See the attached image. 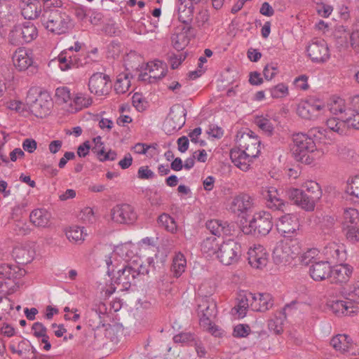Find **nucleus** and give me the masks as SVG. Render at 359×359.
I'll return each instance as SVG.
<instances>
[{
    "label": "nucleus",
    "instance_id": "obj_43",
    "mask_svg": "<svg viewBox=\"0 0 359 359\" xmlns=\"http://www.w3.org/2000/svg\"><path fill=\"white\" fill-rule=\"evenodd\" d=\"M187 31H182L173 34L171 37L172 46L178 51L183 50L189 43V40L187 36Z\"/></svg>",
    "mask_w": 359,
    "mask_h": 359
},
{
    "label": "nucleus",
    "instance_id": "obj_23",
    "mask_svg": "<svg viewBox=\"0 0 359 359\" xmlns=\"http://www.w3.org/2000/svg\"><path fill=\"white\" fill-rule=\"evenodd\" d=\"M230 158L232 163L243 171H247L249 169L250 163L254 158L251 156H248V154L239 147L231 149Z\"/></svg>",
    "mask_w": 359,
    "mask_h": 359
},
{
    "label": "nucleus",
    "instance_id": "obj_3",
    "mask_svg": "<svg viewBox=\"0 0 359 359\" xmlns=\"http://www.w3.org/2000/svg\"><path fill=\"white\" fill-rule=\"evenodd\" d=\"M359 295L357 293V288L350 290L347 294L346 301L335 300L327 303V306L336 315L344 314L346 316H353L358 311Z\"/></svg>",
    "mask_w": 359,
    "mask_h": 359
},
{
    "label": "nucleus",
    "instance_id": "obj_45",
    "mask_svg": "<svg viewBox=\"0 0 359 359\" xmlns=\"http://www.w3.org/2000/svg\"><path fill=\"white\" fill-rule=\"evenodd\" d=\"M255 123L259 127V128L262 130L263 133H264V134L266 136L270 137L273 135L274 132V127L269 119L264 118L262 116L257 117L255 119Z\"/></svg>",
    "mask_w": 359,
    "mask_h": 359
},
{
    "label": "nucleus",
    "instance_id": "obj_27",
    "mask_svg": "<svg viewBox=\"0 0 359 359\" xmlns=\"http://www.w3.org/2000/svg\"><path fill=\"white\" fill-rule=\"evenodd\" d=\"M253 205V198L246 194L236 196L231 205V210L234 213H242L250 210Z\"/></svg>",
    "mask_w": 359,
    "mask_h": 359
},
{
    "label": "nucleus",
    "instance_id": "obj_47",
    "mask_svg": "<svg viewBox=\"0 0 359 359\" xmlns=\"http://www.w3.org/2000/svg\"><path fill=\"white\" fill-rule=\"evenodd\" d=\"M327 127V130L328 131L327 139L331 140L332 137L330 136V132H334L339 135L344 133L342 127H345V123L343 121H339L335 118H331L327 119L326 122Z\"/></svg>",
    "mask_w": 359,
    "mask_h": 359
},
{
    "label": "nucleus",
    "instance_id": "obj_13",
    "mask_svg": "<svg viewBox=\"0 0 359 359\" xmlns=\"http://www.w3.org/2000/svg\"><path fill=\"white\" fill-rule=\"evenodd\" d=\"M137 214L133 206L129 204H121L111 210L112 219L120 224H131L137 219Z\"/></svg>",
    "mask_w": 359,
    "mask_h": 359
},
{
    "label": "nucleus",
    "instance_id": "obj_18",
    "mask_svg": "<svg viewBox=\"0 0 359 359\" xmlns=\"http://www.w3.org/2000/svg\"><path fill=\"white\" fill-rule=\"evenodd\" d=\"M20 7L25 19L34 20L43 13V3L40 0H20Z\"/></svg>",
    "mask_w": 359,
    "mask_h": 359
},
{
    "label": "nucleus",
    "instance_id": "obj_11",
    "mask_svg": "<svg viewBox=\"0 0 359 359\" xmlns=\"http://www.w3.org/2000/svg\"><path fill=\"white\" fill-rule=\"evenodd\" d=\"M286 194L288 198L294 203L300 206L306 211H313L316 204L318 202L311 196L305 193L302 189L297 188H290L286 190Z\"/></svg>",
    "mask_w": 359,
    "mask_h": 359
},
{
    "label": "nucleus",
    "instance_id": "obj_19",
    "mask_svg": "<svg viewBox=\"0 0 359 359\" xmlns=\"http://www.w3.org/2000/svg\"><path fill=\"white\" fill-rule=\"evenodd\" d=\"M298 219L295 215L286 214L280 217L276 223L278 232L284 237H290L299 229Z\"/></svg>",
    "mask_w": 359,
    "mask_h": 359
},
{
    "label": "nucleus",
    "instance_id": "obj_25",
    "mask_svg": "<svg viewBox=\"0 0 359 359\" xmlns=\"http://www.w3.org/2000/svg\"><path fill=\"white\" fill-rule=\"evenodd\" d=\"M252 304L251 309L256 312H266L271 309L274 304V299L270 293H253Z\"/></svg>",
    "mask_w": 359,
    "mask_h": 359
},
{
    "label": "nucleus",
    "instance_id": "obj_59",
    "mask_svg": "<svg viewBox=\"0 0 359 359\" xmlns=\"http://www.w3.org/2000/svg\"><path fill=\"white\" fill-rule=\"evenodd\" d=\"M278 73L277 64H267L263 70V74L266 80H271Z\"/></svg>",
    "mask_w": 359,
    "mask_h": 359
},
{
    "label": "nucleus",
    "instance_id": "obj_26",
    "mask_svg": "<svg viewBox=\"0 0 359 359\" xmlns=\"http://www.w3.org/2000/svg\"><path fill=\"white\" fill-rule=\"evenodd\" d=\"M352 273V268L348 264H339L330 268V273L327 278H330L332 283H346Z\"/></svg>",
    "mask_w": 359,
    "mask_h": 359
},
{
    "label": "nucleus",
    "instance_id": "obj_30",
    "mask_svg": "<svg viewBox=\"0 0 359 359\" xmlns=\"http://www.w3.org/2000/svg\"><path fill=\"white\" fill-rule=\"evenodd\" d=\"M206 228L212 235L218 237L222 235H229L231 231L227 222L218 219L208 221L206 222Z\"/></svg>",
    "mask_w": 359,
    "mask_h": 359
},
{
    "label": "nucleus",
    "instance_id": "obj_63",
    "mask_svg": "<svg viewBox=\"0 0 359 359\" xmlns=\"http://www.w3.org/2000/svg\"><path fill=\"white\" fill-rule=\"evenodd\" d=\"M195 20L198 27H204L209 20V14L208 11L204 10L199 11L196 16Z\"/></svg>",
    "mask_w": 359,
    "mask_h": 359
},
{
    "label": "nucleus",
    "instance_id": "obj_20",
    "mask_svg": "<svg viewBox=\"0 0 359 359\" xmlns=\"http://www.w3.org/2000/svg\"><path fill=\"white\" fill-rule=\"evenodd\" d=\"M324 107L325 105L316 104L313 100H309L302 101L298 104L297 112L304 119H315L318 117L319 111Z\"/></svg>",
    "mask_w": 359,
    "mask_h": 359
},
{
    "label": "nucleus",
    "instance_id": "obj_24",
    "mask_svg": "<svg viewBox=\"0 0 359 359\" xmlns=\"http://www.w3.org/2000/svg\"><path fill=\"white\" fill-rule=\"evenodd\" d=\"M115 283L118 285H122L124 289L128 290L131 285L135 284V278L138 276L137 269L130 266H126L119 269L117 272Z\"/></svg>",
    "mask_w": 359,
    "mask_h": 359
},
{
    "label": "nucleus",
    "instance_id": "obj_61",
    "mask_svg": "<svg viewBox=\"0 0 359 359\" xmlns=\"http://www.w3.org/2000/svg\"><path fill=\"white\" fill-rule=\"evenodd\" d=\"M133 106L140 111L146 109L147 102L142 98V95L140 93H135L132 97Z\"/></svg>",
    "mask_w": 359,
    "mask_h": 359
},
{
    "label": "nucleus",
    "instance_id": "obj_39",
    "mask_svg": "<svg viewBox=\"0 0 359 359\" xmlns=\"http://www.w3.org/2000/svg\"><path fill=\"white\" fill-rule=\"evenodd\" d=\"M305 193L311 196V198H314L318 201L322 197V190L320 185L315 181H307L302 185Z\"/></svg>",
    "mask_w": 359,
    "mask_h": 359
},
{
    "label": "nucleus",
    "instance_id": "obj_9",
    "mask_svg": "<svg viewBox=\"0 0 359 359\" xmlns=\"http://www.w3.org/2000/svg\"><path fill=\"white\" fill-rule=\"evenodd\" d=\"M308 56L314 62L323 63L330 57L329 48L324 39H314L307 46Z\"/></svg>",
    "mask_w": 359,
    "mask_h": 359
},
{
    "label": "nucleus",
    "instance_id": "obj_5",
    "mask_svg": "<svg viewBox=\"0 0 359 359\" xmlns=\"http://www.w3.org/2000/svg\"><path fill=\"white\" fill-rule=\"evenodd\" d=\"M241 253V244L233 239H228L219 245L217 257L223 264L229 266L236 263Z\"/></svg>",
    "mask_w": 359,
    "mask_h": 359
},
{
    "label": "nucleus",
    "instance_id": "obj_49",
    "mask_svg": "<svg viewBox=\"0 0 359 359\" xmlns=\"http://www.w3.org/2000/svg\"><path fill=\"white\" fill-rule=\"evenodd\" d=\"M14 303L7 297H0V320L6 318L13 309Z\"/></svg>",
    "mask_w": 359,
    "mask_h": 359
},
{
    "label": "nucleus",
    "instance_id": "obj_15",
    "mask_svg": "<svg viewBox=\"0 0 359 359\" xmlns=\"http://www.w3.org/2000/svg\"><path fill=\"white\" fill-rule=\"evenodd\" d=\"M252 224L257 235L266 236L273 225L272 216L270 212L265 211L255 213L252 218Z\"/></svg>",
    "mask_w": 359,
    "mask_h": 359
},
{
    "label": "nucleus",
    "instance_id": "obj_37",
    "mask_svg": "<svg viewBox=\"0 0 359 359\" xmlns=\"http://www.w3.org/2000/svg\"><path fill=\"white\" fill-rule=\"evenodd\" d=\"M187 266V260L183 254L177 253L172 259L171 271L173 276L179 278L184 272Z\"/></svg>",
    "mask_w": 359,
    "mask_h": 359
},
{
    "label": "nucleus",
    "instance_id": "obj_4",
    "mask_svg": "<svg viewBox=\"0 0 359 359\" xmlns=\"http://www.w3.org/2000/svg\"><path fill=\"white\" fill-rule=\"evenodd\" d=\"M37 36L36 26L31 22H26L13 27L9 34L8 40L12 45L18 46L32 41Z\"/></svg>",
    "mask_w": 359,
    "mask_h": 359
},
{
    "label": "nucleus",
    "instance_id": "obj_14",
    "mask_svg": "<svg viewBox=\"0 0 359 359\" xmlns=\"http://www.w3.org/2000/svg\"><path fill=\"white\" fill-rule=\"evenodd\" d=\"M109 76L101 72H97L91 76L88 81V88L92 93L97 95H104L109 93L110 86L109 85Z\"/></svg>",
    "mask_w": 359,
    "mask_h": 359
},
{
    "label": "nucleus",
    "instance_id": "obj_51",
    "mask_svg": "<svg viewBox=\"0 0 359 359\" xmlns=\"http://www.w3.org/2000/svg\"><path fill=\"white\" fill-rule=\"evenodd\" d=\"M16 266L10 264H0V279H11L15 277Z\"/></svg>",
    "mask_w": 359,
    "mask_h": 359
},
{
    "label": "nucleus",
    "instance_id": "obj_55",
    "mask_svg": "<svg viewBox=\"0 0 359 359\" xmlns=\"http://www.w3.org/2000/svg\"><path fill=\"white\" fill-rule=\"evenodd\" d=\"M316 255V249H310L306 252L303 253L300 257V262L302 265L308 266L310 264H314V258Z\"/></svg>",
    "mask_w": 359,
    "mask_h": 359
},
{
    "label": "nucleus",
    "instance_id": "obj_44",
    "mask_svg": "<svg viewBox=\"0 0 359 359\" xmlns=\"http://www.w3.org/2000/svg\"><path fill=\"white\" fill-rule=\"evenodd\" d=\"M83 228L77 226H71L66 232V236L72 242L81 243L84 241L85 236H86V234H83Z\"/></svg>",
    "mask_w": 359,
    "mask_h": 359
},
{
    "label": "nucleus",
    "instance_id": "obj_16",
    "mask_svg": "<svg viewBox=\"0 0 359 359\" xmlns=\"http://www.w3.org/2000/svg\"><path fill=\"white\" fill-rule=\"evenodd\" d=\"M261 194L263 198L266 200V205L269 209L284 211L285 203L280 198L278 189L276 187H262Z\"/></svg>",
    "mask_w": 359,
    "mask_h": 359
},
{
    "label": "nucleus",
    "instance_id": "obj_21",
    "mask_svg": "<svg viewBox=\"0 0 359 359\" xmlns=\"http://www.w3.org/2000/svg\"><path fill=\"white\" fill-rule=\"evenodd\" d=\"M248 262L251 266L262 269L268 262V254L262 245L255 246L248 251Z\"/></svg>",
    "mask_w": 359,
    "mask_h": 359
},
{
    "label": "nucleus",
    "instance_id": "obj_17",
    "mask_svg": "<svg viewBox=\"0 0 359 359\" xmlns=\"http://www.w3.org/2000/svg\"><path fill=\"white\" fill-rule=\"evenodd\" d=\"M15 67L19 71H27L29 75H34L38 72V68L33 65L32 57L23 50L16 51L13 57Z\"/></svg>",
    "mask_w": 359,
    "mask_h": 359
},
{
    "label": "nucleus",
    "instance_id": "obj_2",
    "mask_svg": "<svg viewBox=\"0 0 359 359\" xmlns=\"http://www.w3.org/2000/svg\"><path fill=\"white\" fill-rule=\"evenodd\" d=\"M292 152L297 161L311 164L315 159L316 146L314 140L305 133H297L292 136Z\"/></svg>",
    "mask_w": 359,
    "mask_h": 359
},
{
    "label": "nucleus",
    "instance_id": "obj_32",
    "mask_svg": "<svg viewBox=\"0 0 359 359\" xmlns=\"http://www.w3.org/2000/svg\"><path fill=\"white\" fill-rule=\"evenodd\" d=\"M50 215L44 209H35L29 215L30 222L36 226L45 227L49 222Z\"/></svg>",
    "mask_w": 359,
    "mask_h": 359
},
{
    "label": "nucleus",
    "instance_id": "obj_28",
    "mask_svg": "<svg viewBox=\"0 0 359 359\" xmlns=\"http://www.w3.org/2000/svg\"><path fill=\"white\" fill-rule=\"evenodd\" d=\"M255 296L253 293L248 291H243L238 294V304L233 308L240 317L245 316L248 309H251Z\"/></svg>",
    "mask_w": 359,
    "mask_h": 359
},
{
    "label": "nucleus",
    "instance_id": "obj_33",
    "mask_svg": "<svg viewBox=\"0 0 359 359\" xmlns=\"http://www.w3.org/2000/svg\"><path fill=\"white\" fill-rule=\"evenodd\" d=\"M323 255L325 256L328 264L341 262L343 258L341 257V252L340 247L334 242L329 243L324 247L323 250Z\"/></svg>",
    "mask_w": 359,
    "mask_h": 359
},
{
    "label": "nucleus",
    "instance_id": "obj_50",
    "mask_svg": "<svg viewBox=\"0 0 359 359\" xmlns=\"http://www.w3.org/2000/svg\"><path fill=\"white\" fill-rule=\"evenodd\" d=\"M154 67H156V69L158 70V67L161 69V73L157 74V72H155V69L153 68L149 69V73L150 75L149 76L148 79H149V82L152 83L153 80H157L161 79L163 78L166 74V71L165 70V64L163 63L161 61L157 60L154 63Z\"/></svg>",
    "mask_w": 359,
    "mask_h": 359
},
{
    "label": "nucleus",
    "instance_id": "obj_56",
    "mask_svg": "<svg viewBox=\"0 0 359 359\" xmlns=\"http://www.w3.org/2000/svg\"><path fill=\"white\" fill-rule=\"evenodd\" d=\"M311 138H316L318 140H321L324 137L325 138H327L328 131L327 129H324L320 127H316L311 128L307 134Z\"/></svg>",
    "mask_w": 359,
    "mask_h": 359
},
{
    "label": "nucleus",
    "instance_id": "obj_29",
    "mask_svg": "<svg viewBox=\"0 0 359 359\" xmlns=\"http://www.w3.org/2000/svg\"><path fill=\"white\" fill-rule=\"evenodd\" d=\"M309 273L314 280H323L328 277L330 265L328 262H316L311 266Z\"/></svg>",
    "mask_w": 359,
    "mask_h": 359
},
{
    "label": "nucleus",
    "instance_id": "obj_7",
    "mask_svg": "<svg viewBox=\"0 0 359 359\" xmlns=\"http://www.w3.org/2000/svg\"><path fill=\"white\" fill-rule=\"evenodd\" d=\"M81 45L79 42L74 43V46L62 51L55 59L58 62L59 67L62 71H67L72 68H78L83 65L81 60L72 53L74 50L78 52L81 50Z\"/></svg>",
    "mask_w": 359,
    "mask_h": 359
},
{
    "label": "nucleus",
    "instance_id": "obj_31",
    "mask_svg": "<svg viewBox=\"0 0 359 359\" xmlns=\"http://www.w3.org/2000/svg\"><path fill=\"white\" fill-rule=\"evenodd\" d=\"M186 109L180 107H172L170 109L168 123H173V130L180 129L185 123Z\"/></svg>",
    "mask_w": 359,
    "mask_h": 359
},
{
    "label": "nucleus",
    "instance_id": "obj_58",
    "mask_svg": "<svg viewBox=\"0 0 359 359\" xmlns=\"http://www.w3.org/2000/svg\"><path fill=\"white\" fill-rule=\"evenodd\" d=\"M208 325H200L204 330L208 331L211 334L214 335L215 337H221L223 334V331L222 329L214 324L212 322V319L209 320V322H208Z\"/></svg>",
    "mask_w": 359,
    "mask_h": 359
},
{
    "label": "nucleus",
    "instance_id": "obj_34",
    "mask_svg": "<svg viewBox=\"0 0 359 359\" xmlns=\"http://www.w3.org/2000/svg\"><path fill=\"white\" fill-rule=\"evenodd\" d=\"M358 180V175L351 176L347 180L346 185L345 187V194L350 198H348V197H346V200L356 202L357 199L359 198V187Z\"/></svg>",
    "mask_w": 359,
    "mask_h": 359
},
{
    "label": "nucleus",
    "instance_id": "obj_36",
    "mask_svg": "<svg viewBox=\"0 0 359 359\" xmlns=\"http://www.w3.org/2000/svg\"><path fill=\"white\" fill-rule=\"evenodd\" d=\"M8 347L13 353H16L19 356L26 358L27 354L30 351L31 344L26 339H22L20 341L13 339L11 341Z\"/></svg>",
    "mask_w": 359,
    "mask_h": 359
},
{
    "label": "nucleus",
    "instance_id": "obj_35",
    "mask_svg": "<svg viewBox=\"0 0 359 359\" xmlns=\"http://www.w3.org/2000/svg\"><path fill=\"white\" fill-rule=\"evenodd\" d=\"M194 10V5L179 2L177 7L179 20L186 25L190 24L193 20Z\"/></svg>",
    "mask_w": 359,
    "mask_h": 359
},
{
    "label": "nucleus",
    "instance_id": "obj_60",
    "mask_svg": "<svg viewBox=\"0 0 359 359\" xmlns=\"http://www.w3.org/2000/svg\"><path fill=\"white\" fill-rule=\"evenodd\" d=\"M55 96L58 100L65 103L71 100V93L67 87L57 88L55 90Z\"/></svg>",
    "mask_w": 359,
    "mask_h": 359
},
{
    "label": "nucleus",
    "instance_id": "obj_52",
    "mask_svg": "<svg viewBox=\"0 0 359 359\" xmlns=\"http://www.w3.org/2000/svg\"><path fill=\"white\" fill-rule=\"evenodd\" d=\"M251 332L250 327L247 324H238L233 327V336L237 338L248 337Z\"/></svg>",
    "mask_w": 359,
    "mask_h": 359
},
{
    "label": "nucleus",
    "instance_id": "obj_10",
    "mask_svg": "<svg viewBox=\"0 0 359 359\" xmlns=\"http://www.w3.org/2000/svg\"><path fill=\"white\" fill-rule=\"evenodd\" d=\"M32 113L36 117L43 118L50 114L53 106L50 96L47 93H41L34 100L27 97Z\"/></svg>",
    "mask_w": 359,
    "mask_h": 359
},
{
    "label": "nucleus",
    "instance_id": "obj_57",
    "mask_svg": "<svg viewBox=\"0 0 359 359\" xmlns=\"http://www.w3.org/2000/svg\"><path fill=\"white\" fill-rule=\"evenodd\" d=\"M330 111L333 114H338L339 113L342 114L344 110V100L340 97H337L336 100L330 104Z\"/></svg>",
    "mask_w": 359,
    "mask_h": 359
},
{
    "label": "nucleus",
    "instance_id": "obj_64",
    "mask_svg": "<svg viewBox=\"0 0 359 359\" xmlns=\"http://www.w3.org/2000/svg\"><path fill=\"white\" fill-rule=\"evenodd\" d=\"M32 329L34 331V335L38 338L41 337L47 332L46 327L43 325V324L39 322L34 323L32 325Z\"/></svg>",
    "mask_w": 359,
    "mask_h": 359
},
{
    "label": "nucleus",
    "instance_id": "obj_8",
    "mask_svg": "<svg viewBox=\"0 0 359 359\" xmlns=\"http://www.w3.org/2000/svg\"><path fill=\"white\" fill-rule=\"evenodd\" d=\"M198 316L199 317L200 325H208L209 320L217 316V305L212 298L208 296H203L197 299Z\"/></svg>",
    "mask_w": 359,
    "mask_h": 359
},
{
    "label": "nucleus",
    "instance_id": "obj_53",
    "mask_svg": "<svg viewBox=\"0 0 359 359\" xmlns=\"http://www.w3.org/2000/svg\"><path fill=\"white\" fill-rule=\"evenodd\" d=\"M270 91L273 98H280L285 97L288 94V88L282 83L272 88Z\"/></svg>",
    "mask_w": 359,
    "mask_h": 359
},
{
    "label": "nucleus",
    "instance_id": "obj_1",
    "mask_svg": "<svg viewBox=\"0 0 359 359\" xmlns=\"http://www.w3.org/2000/svg\"><path fill=\"white\" fill-rule=\"evenodd\" d=\"M46 4L41 15V22L44 28L55 35L65 34L72 27V20L67 12L62 8L61 0H50Z\"/></svg>",
    "mask_w": 359,
    "mask_h": 359
},
{
    "label": "nucleus",
    "instance_id": "obj_41",
    "mask_svg": "<svg viewBox=\"0 0 359 359\" xmlns=\"http://www.w3.org/2000/svg\"><path fill=\"white\" fill-rule=\"evenodd\" d=\"M157 222L159 226H163L169 232L175 233L177 231L175 220L167 213H162L158 216Z\"/></svg>",
    "mask_w": 359,
    "mask_h": 359
},
{
    "label": "nucleus",
    "instance_id": "obj_6",
    "mask_svg": "<svg viewBox=\"0 0 359 359\" xmlns=\"http://www.w3.org/2000/svg\"><path fill=\"white\" fill-rule=\"evenodd\" d=\"M300 252V246L296 241L280 243L273 251V259L276 264H286Z\"/></svg>",
    "mask_w": 359,
    "mask_h": 359
},
{
    "label": "nucleus",
    "instance_id": "obj_12",
    "mask_svg": "<svg viewBox=\"0 0 359 359\" xmlns=\"http://www.w3.org/2000/svg\"><path fill=\"white\" fill-rule=\"evenodd\" d=\"M236 142L238 147L253 158H256L260 151V141L257 136L254 135L252 131H250V133H243L240 137L237 135Z\"/></svg>",
    "mask_w": 359,
    "mask_h": 359
},
{
    "label": "nucleus",
    "instance_id": "obj_42",
    "mask_svg": "<svg viewBox=\"0 0 359 359\" xmlns=\"http://www.w3.org/2000/svg\"><path fill=\"white\" fill-rule=\"evenodd\" d=\"M73 102L76 109L87 108L92 104V97L86 93H77L73 97Z\"/></svg>",
    "mask_w": 359,
    "mask_h": 359
},
{
    "label": "nucleus",
    "instance_id": "obj_46",
    "mask_svg": "<svg viewBox=\"0 0 359 359\" xmlns=\"http://www.w3.org/2000/svg\"><path fill=\"white\" fill-rule=\"evenodd\" d=\"M359 222V212L355 208H348L344 212V226L358 225Z\"/></svg>",
    "mask_w": 359,
    "mask_h": 359
},
{
    "label": "nucleus",
    "instance_id": "obj_48",
    "mask_svg": "<svg viewBox=\"0 0 359 359\" xmlns=\"http://www.w3.org/2000/svg\"><path fill=\"white\" fill-rule=\"evenodd\" d=\"M335 219L330 215H325L319 218L318 225L325 234H330L334 227Z\"/></svg>",
    "mask_w": 359,
    "mask_h": 359
},
{
    "label": "nucleus",
    "instance_id": "obj_40",
    "mask_svg": "<svg viewBox=\"0 0 359 359\" xmlns=\"http://www.w3.org/2000/svg\"><path fill=\"white\" fill-rule=\"evenodd\" d=\"M201 247L203 253L210 257L216 253L217 254L219 248L217 238L214 236L208 237L204 239L201 243Z\"/></svg>",
    "mask_w": 359,
    "mask_h": 359
},
{
    "label": "nucleus",
    "instance_id": "obj_54",
    "mask_svg": "<svg viewBox=\"0 0 359 359\" xmlns=\"http://www.w3.org/2000/svg\"><path fill=\"white\" fill-rule=\"evenodd\" d=\"M346 238L352 243H356L359 238L358 233L359 232L358 225H353L351 226H345Z\"/></svg>",
    "mask_w": 359,
    "mask_h": 359
},
{
    "label": "nucleus",
    "instance_id": "obj_62",
    "mask_svg": "<svg viewBox=\"0 0 359 359\" xmlns=\"http://www.w3.org/2000/svg\"><path fill=\"white\" fill-rule=\"evenodd\" d=\"M137 177L142 180H151L154 178L156 175L148 166H142L138 169Z\"/></svg>",
    "mask_w": 359,
    "mask_h": 359
},
{
    "label": "nucleus",
    "instance_id": "obj_38",
    "mask_svg": "<svg viewBox=\"0 0 359 359\" xmlns=\"http://www.w3.org/2000/svg\"><path fill=\"white\" fill-rule=\"evenodd\" d=\"M130 86L129 74L127 73H121L117 77L114 83V90L117 94H124L128 91Z\"/></svg>",
    "mask_w": 359,
    "mask_h": 359
},
{
    "label": "nucleus",
    "instance_id": "obj_22",
    "mask_svg": "<svg viewBox=\"0 0 359 359\" xmlns=\"http://www.w3.org/2000/svg\"><path fill=\"white\" fill-rule=\"evenodd\" d=\"M330 345L338 351L355 354L353 348L355 344H353L352 339L347 334H337L330 340Z\"/></svg>",
    "mask_w": 359,
    "mask_h": 359
}]
</instances>
